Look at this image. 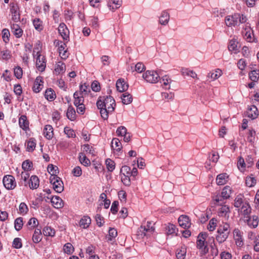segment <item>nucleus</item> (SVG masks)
Masks as SVG:
<instances>
[{
  "label": "nucleus",
  "instance_id": "f257e3e1",
  "mask_svg": "<svg viewBox=\"0 0 259 259\" xmlns=\"http://www.w3.org/2000/svg\"><path fill=\"white\" fill-rule=\"evenodd\" d=\"M96 104L100 110L101 117L104 120L108 119L109 114L114 111L116 106L115 101L111 96L100 97Z\"/></svg>",
  "mask_w": 259,
  "mask_h": 259
},
{
  "label": "nucleus",
  "instance_id": "f03ea898",
  "mask_svg": "<svg viewBox=\"0 0 259 259\" xmlns=\"http://www.w3.org/2000/svg\"><path fill=\"white\" fill-rule=\"evenodd\" d=\"M231 232L230 225L228 223H223L220 225L217 230V234L215 236L217 241L219 243L225 242L228 238Z\"/></svg>",
  "mask_w": 259,
  "mask_h": 259
},
{
  "label": "nucleus",
  "instance_id": "7ed1b4c3",
  "mask_svg": "<svg viewBox=\"0 0 259 259\" xmlns=\"http://www.w3.org/2000/svg\"><path fill=\"white\" fill-rule=\"evenodd\" d=\"M207 234L205 233H201L198 236L197 240V247L201 250V253L206 254L208 251L207 242H206Z\"/></svg>",
  "mask_w": 259,
  "mask_h": 259
},
{
  "label": "nucleus",
  "instance_id": "20e7f679",
  "mask_svg": "<svg viewBox=\"0 0 259 259\" xmlns=\"http://www.w3.org/2000/svg\"><path fill=\"white\" fill-rule=\"evenodd\" d=\"M143 78L148 82L151 83H157L160 79V76L156 71L148 70L143 74Z\"/></svg>",
  "mask_w": 259,
  "mask_h": 259
},
{
  "label": "nucleus",
  "instance_id": "39448f33",
  "mask_svg": "<svg viewBox=\"0 0 259 259\" xmlns=\"http://www.w3.org/2000/svg\"><path fill=\"white\" fill-rule=\"evenodd\" d=\"M10 12L12 15V20L18 22L20 20L19 7L17 3H11L10 4Z\"/></svg>",
  "mask_w": 259,
  "mask_h": 259
},
{
  "label": "nucleus",
  "instance_id": "423d86ee",
  "mask_svg": "<svg viewBox=\"0 0 259 259\" xmlns=\"http://www.w3.org/2000/svg\"><path fill=\"white\" fill-rule=\"evenodd\" d=\"M240 18V14L235 13L232 15H229L225 17V21L226 25L228 27L235 26L238 25V19Z\"/></svg>",
  "mask_w": 259,
  "mask_h": 259
},
{
  "label": "nucleus",
  "instance_id": "0eeeda50",
  "mask_svg": "<svg viewBox=\"0 0 259 259\" xmlns=\"http://www.w3.org/2000/svg\"><path fill=\"white\" fill-rule=\"evenodd\" d=\"M3 181L4 186L7 189H13L16 186L15 178L11 175L5 176Z\"/></svg>",
  "mask_w": 259,
  "mask_h": 259
},
{
  "label": "nucleus",
  "instance_id": "6e6552de",
  "mask_svg": "<svg viewBox=\"0 0 259 259\" xmlns=\"http://www.w3.org/2000/svg\"><path fill=\"white\" fill-rule=\"evenodd\" d=\"M37 55L36 66L39 71L42 72L45 70L46 67V59L45 57L41 55L38 52H37Z\"/></svg>",
  "mask_w": 259,
  "mask_h": 259
},
{
  "label": "nucleus",
  "instance_id": "1a4fd4ad",
  "mask_svg": "<svg viewBox=\"0 0 259 259\" xmlns=\"http://www.w3.org/2000/svg\"><path fill=\"white\" fill-rule=\"evenodd\" d=\"M58 31L64 40H67L68 39L69 31L64 23L60 24Z\"/></svg>",
  "mask_w": 259,
  "mask_h": 259
},
{
  "label": "nucleus",
  "instance_id": "9d476101",
  "mask_svg": "<svg viewBox=\"0 0 259 259\" xmlns=\"http://www.w3.org/2000/svg\"><path fill=\"white\" fill-rule=\"evenodd\" d=\"M57 45H58L59 55L62 59H66L68 57V54L65 49L66 47L65 43H63L62 41H58Z\"/></svg>",
  "mask_w": 259,
  "mask_h": 259
},
{
  "label": "nucleus",
  "instance_id": "9b49d317",
  "mask_svg": "<svg viewBox=\"0 0 259 259\" xmlns=\"http://www.w3.org/2000/svg\"><path fill=\"white\" fill-rule=\"evenodd\" d=\"M240 212L244 215V219L248 218L251 211V208L248 202L245 203L239 209Z\"/></svg>",
  "mask_w": 259,
  "mask_h": 259
},
{
  "label": "nucleus",
  "instance_id": "f8f14e48",
  "mask_svg": "<svg viewBox=\"0 0 259 259\" xmlns=\"http://www.w3.org/2000/svg\"><path fill=\"white\" fill-rule=\"evenodd\" d=\"M178 222L180 226L184 229L190 227L191 225L189 218L187 215H181L178 219Z\"/></svg>",
  "mask_w": 259,
  "mask_h": 259
},
{
  "label": "nucleus",
  "instance_id": "ddd939ff",
  "mask_svg": "<svg viewBox=\"0 0 259 259\" xmlns=\"http://www.w3.org/2000/svg\"><path fill=\"white\" fill-rule=\"evenodd\" d=\"M116 86L117 90L119 92H124L128 88V84L125 82L123 79H119L116 82Z\"/></svg>",
  "mask_w": 259,
  "mask_h": 259
},
{
  "label": "nucleus",
  "instance_id": "4468645a",
  "mask_svg": "<svg viewBox=\"0 0 259 259\" xmlns=\"http://www.w3.org/2000/svg\"><path fill=\"white\" fill-rule=\"evenodd\" d=\"M245 221L247 222L249 226L253 228H256L258 224V218L256 215H253L251 217L249 216L248 218L245 219Z\"/></svg>",
  "mask_w": 259,
  "mask_h": 259
},
{
  "label": "nucleus",
  "instance_id": "2eb2a0df",
  "mask_svg": "<svg viewBox=\"0 0 259 259\" xmlns=\"http://www.w3.org/2000/svg\"><path fill=\"white\" fill-rule=\"evenodd\" d=\"M42 77L40 76L37 77L34 82L33 91L36 93H39L42 89Z\"/></svg>",
  "mask_w": 259,
  "mask_h": 259
},
{
  "label": "nucleus",
  "instance_id": "dca6fc26",
  "mask_svg": "<svg viewBox=\"0 0 259 259\" xmlns=\"http://www.w3.org/2000/svg\"><path fill=\"white\" fill-rule=\"evenodd\" d=\"M29 187L31 189H36L39 185V180L36 176H32L28 182Z\"/></svg>",
  "mask_w": 259,
  "mask_h": 259
},
{
  "label": "nucleus",
  "instance_id": "f3484780",
  "mask_svg": "<svg viewBox=\"0 0 259 259\" xmlns=\"http://www.w3.org/2000/svg\"><path fill=\"white\" fill-rule=\"evenodd\" d=\"M51 203L56 208H60L64 206L63 201L59 196H53L51 198Z\"/></svg>",
  "mask_w": 259,
  "mask_h": 259
},
{
  "label": "nucleus",
  "instance_id": "a211bd4d",
  "mask_svg": "<svg viewBox=\"0 0 259 259\" xmlns=\"http://www.w3.org/2000/svg\"><path fill=\"white\" fill-rule=\"evenodd\" d=\"M19 124L20 127L24 131L29 128V121L27 120L26 116L21 115L19 119Z\"/></svg>",
  "mask_w": 259,
  "mask_h": 259
},
{
  "label": "nucleus",
  "instance_id": "6ab92c4d",
  "mask_svg": "<svg viewBox=\"0 0 259 259\" xmlns=\"http://www.w3.org/2000/svg\"><path fill=\"white\" fill-rule=\"evenodd\" d=\"M246 116L252 119L256 118L258 116L257 109L253 105L249 108L246 111Z\"/></svg>",
  "mask_w": 259,
  "mask_h": 259
},
{
  "label": "nucleus",
  "instance_id": "aec40b11",
  "mask_svg": "<svg viewBox=\"0 0 259 259\" xmlns=\"http://www.w3.org/2000/svg\"><path fill=\"white\" fill-rule=\"evenodd\" d=\"M44 136L48 140L51 139L54 135L53 128L51 125H46L44 130Z\"/></svg>",
  "mask_w": 259,
  "mask_h": 259
},
{
  "label": "nucleus",
  "instance_id": "412c9836",
  "mask_svg": "<svg viewBox=\"0 0 259 259\" xmlns=\"http://www.w3.org/2000/svg\"><path fill=\"white\" fill-rule=\"evenodd\" d=\"M74 98V105L75 106H78L84 102V96L81 95V93L78 91L75 92L73 94Z\"/></svg>",
  "mask_w": 259,
  "mask_h": 259
},
{
  "label": "nucleus",
  "instance_id": "4be33fe9",
  "mask_svg": "<svg viewBox=\"0 0 259 259\" xmlns=\"http://www.w3.org/2000/svg\"><path fill=\"white\" fill-rule=\"evenodd\" d=\"M222 75V70L220 69H217L208 73L207 77L208 78H210L211 80L213 81L219 78Z\"/></svg>",
  "mask_w": 259,
  "mask_h": 259
},
{
  "label": "nucleus",
  "instance_id": "5701e85b",
  "mask_svg": "<svg viewBox=\"0 0 259 259\" xmlns=\"http://www.w3.org/2000/svg\"><path fill=\"white\" fill-rule=\"evenodd\" d=\"M247 202V201L245 200L243 195L239 194L235 198L234 205L235 207L239 208L241 207Z\"/></svg>",
  "mask_w": 259,
  "mask_h": 259
},
{
  "label": "nucleus",
  "instance_id": "b1692460",
  "mask_svg": "<svg viewBox=\"0 0 259 259\" xmlns=\"http://www.w3.org/2000/svg\"><path fill=\"white\" fill-rule=\"evenodd\" d=\"M12 32L17 38H20L23 34V30L19 25L16 24H13L11 25Z\"/></svg>",
  "mask_w": 259,
  "mask_h": 259
},
{
  "label": "nucleus",
  "instance_id": "393cba45",
  "mask_svg": "<svg viewBox=\"0 0 259 259\" xmlns=\"http://www.w3.org/2000/svg\"><path fill=\"white\" fill-rule=\"evenodd\" d=\"M169 20V15L166 11L162 12L159 17V23L163 25H166Z\"/></svg>",
  "mask_w": 259,
  "mask_h": 259
},
{
  "label": "nucleus",
  "instance_id": "a878e982",
  "mask_svg": "<svg viewBox=\"0 0 259 259\" xmlns=\"http://www.w3.org/2000/svg\"><path fill=\"white\" fill-rule=\"evenodd\" d=\"M91 223V219L88 216H83L80 220L79 226L83 229L88 228Z\"/></svg>",
  "mask_w": 259,
  "mask_h": 259
},
{
  "label": "nucleus",
  "instance_id": "bb28decb",
  "mask_svg": "<svg viewBox=\"0 0 259 259\" xmlns=\"http://www.w3.org/2000/svg\"><path fill=\"white\" fill-rule=\"evenodd\" d=\"M208 241L210 244V254L213 258L214 256H217L218 254V248H217L215 245L214 244V238L213 237L210 238H209Z\"/></svg>",
  "mask_w": 259,
  "mask_h": 259
},
{
  "label": "nucleus",
  "instance_id": "cd10ccee",
  "mask_svg": "<svg viewBox=\"0 0 259 259\" xmlns=\"http://www.w3.org/2000/svg\"><path fill=\"white\" fill-rule=\"evenodd\" d=\"M228 176L227 174L223 173L218 175L216 179V182L218 185H224L227 182Z\"/></svg>",
  "mask_w": 259,
  "mask_h": 259
},
{
  "label": "nucleus",
  "instance_id": "c85d7f7f",
  "mask_svg": "<svg viewBox=\"0 0 259 259\" xmlns=\"http://www.w3.org/2000/svg\"><path fill=\"white\" fill-rule=\"evenodd\" d=\"M66 116L71 121H74L76 119V112L72 106H69L68 108Z\"/></svg>",
  "mask_w": 259,
  "mask_h": 259
},
{
  "label": "nucleus",
  "instance_id": "c756f323",
  "mask_svg": "<svg viewBox=\"0 0 259 259\" xmlns=\"http://www.w3.org/2000/svg\"><path fill=\"white\" fill-rule=\"evenodd\" d=\"M54 190L57 193H61L64 190V185L61 179L56 180V183L53 185Z\"/></svg>",
  "mask_w": 259,
  "mask_h": 259
},
{
  "label": "nucleus",
  "instance_id": "7c9ffc66",
  "mask_svg": "<svg viewBox=\"0 0 259 259\" xmlns=\"http://www.w3.org/2000/svg\"><path fill=\"white\" fill-rule=\"evenodd\" d=\"M230 210L229 207L227 205H224L219 209L218 211L219 215L220 217H229V213Z\"/></svg>",
  "mask_w": 259,
  "mask_h": 259
},
{
  "label": "nucleus",
  "instance_id": "2f4dec72",
  "mask_svg": "<svg viewBox=\"0 0 259 259\" xmlns=\"http://www.w3.org/2000/svg\"><path fill=\"white\" fill-rule=\"evenodd\" d=\"M122 102L123 104H129L133 101L132 96L128 93H124L121 96Z\"/></svg>",
  "mask_w": 259,
  "mask_h": 259
},
{
  "label": "nucleus",
  "instance_id": "473e14b6",
  "mask_svg": "<svg viewBox=\"0 0 259 259\" xmlns=\"http://www.w3.org/2000/svg\"><path fill=\"white\" fill-rule=\"evenodd\" d=\"M172 82L171 79L167 75H165L162 77V86L165 89L169 90L170 89V83Z\"/></svg>",
  "mask_w": 259,
  "mask_h": 259
},
{
  "label": "nucleus",
  "instance_id": "72a5a7b5",
  "mask_svg": "<svg viewBox=\"0 0 259 259\" xmlns=\"http://www.w3.org/2000/svg\"><path fill=\"white\" fill-rule=\"evenodd\" d=\"M186 254V248L185 246H182L176 251V256L178 259H185Z\"/></svg>",
  "mask_w": 259,
  "mask_h": 259
},
{
  "label": "nucleus",
  "instance_id": "f704fd0d",
  "mask_svg": "<svg viewBox=\"0 0 259 259\" xmlns=\"http://www.w3.org/2000/svg\"><path fill=\"white\" fill-rule=\"evenodd\" d=\"M41 240V233L39 229H35L32 236V240L34 243H37Z\"/></svg>",
  "mask_w": 259,
  "mask_h": 259
},
{
  "label": "nucleus",
  "instance_id": "c9c22d12",
  "mask_svg": "<svg viewBox=\"0 0 259 259\" xmlns=\"http://www.w3.org/2000/svg\"><path fill=\"white\" fill-rule=\"evenodd\" d=\"M79 160L82 164L85 166H88L91 164L90 159L82 153H79Z\"/></svg>",
  "mask_w": 259,
  "mask_h": 259
},
{
  "label": "nucleus",
  "instance_id": "e433bc0d",
  "mask_svg": "<svg viewBox=\"0 0 259 259\" xmlns=\"http://www.w3.org/2000/svg\"><path fill=\"white\" fill-rule=\"evenodd\" d=\"M111 147L114 150L120 151L121 149V143L119 139L113 138L111 142Z\"/></svg>",
  "mask_w": 259,
  "mask_h": 259
},
{
  "label": "nucleus",
  "instance_id": "4c0bfd02",
  "mask_svg": "<svg viewBox=\"0 0 259 259\" xmlns=\"http://www.w3.org/2000/svg\"><path fill=\"white\" fill-rule=\"evenodd\" d=\"M109 235L106 237L108 241L111 242L117 235L116 230L113 228H110L109 230Z\"/></svg>",
  "mask_w": 259,
  "mask_h": 259
},
{
  "label": "nucleus",
  "instance_id": "58836bf2",
  "mask_svg": "<svg viewBox=\"0 0 259 259\" xmlns=\"http://www.w3.org/2000/svg\"><path fill=\"white\" fill-rule=\"evenodd\" d=\"M231 192V189L229 186L225 187L221 192V195L224 197V199H228L230 197Z\"/></svg>",
  "mask_w": 259,
  "mask_h": 259
},
{
  "label": "nucleus",
  "instance_id": "ea45409f",
  "mask_svg": "<svg viewBox=\"0 0 259 259\" xmlns=\"http://www.w3.org/2000/svg\"><path fill=\"white\" fill-rule=\"evenodd\" d=\"M46 98L48 100L53 101L55 99L56 95L52 89H48L45 94Z\"/></svg>",
  "mask_w": 259,
  "mask_h": 259
},
{
  "label": "nucleus",
  "instance_id": "a19ab883",
  "mask_svg": "<svg viewBox=\"0 0 259 259\" xmlns=\"http://www.w3.org/2000/svg\"><path fill=\"white\" fill-rule=\"evenodd\" d=\"M79 89V91L78 92L81 93V95H83V96L88 95L90 92L89 85L88 84L87 85L86 83L80 85Z\"/></svg>",
  "mask_w": 259,
  "mask_h": 259
},
{
  "label": "nucleus",
  "instance_id": "79ce46f5",
  "mask_svg": "<svg viewBox=\"0 0 259 259\" xmlns=\"http://www.w3.org/2000/svg\"><path fill=\"white\" fill-rule=\"evenodd\" d=\"M36 146L35 140L31 138L27 142V150L28 151L32 152L34 150Z\"/></svg>",
  "mask_w": 259,
  "mask_h": 259
},
{
  "label": "nucleus",
  "instance_id": "37998d69",
  "mask_svg": "<svg viewBox=\"0 0 259 259\" xmlns=\"http://www.w3.org/2000/svg\"><path fill=\"white\" fill-rule=\"evenodd\" d=\"M44 234L48 236H54L55 234V230L51 227H46L43 230Z\"/></svg>",
  "mask_w": 259,
  "mask_h": 259
},
{
  "label": "nucleus",
  "instance_id": "c03bdc74",
  "mask_svg": "<svg viewBox=\"0 0 259 259\" xmlns=\"http://www.w3.org/2000/svg\"><path fill=\"white\" fill-rule=\"evenodd\" d=\"M218 221L215 218L211 219L207 226V229L209 231H213L215 229L217 225Z\"/></svg>",
  "mask_w": 259,
  "mask_h": 259
},
{
  "label": "nucleus",
  "instance_id": "a18cd8bd",
  "mask_svg": "<svg viewBox=\"0 0 259 259\" xmlns=\"http://www.w3.org/2000/svg\"><path fill=\"white\" fill-rule=\"evenodd\" d=\"M131 167L127 165L123 166L120 169V173L122 176L131 177Z\"/></svg>",
  "mask_w": 259,
  "mask_h": 259
},
{
  "label": "nucleus",
  "instance_id": "49530a36",
  "mask_svg": "<svg viewBox=\"0 0 259 259\" xmlns=\"http://www.w3.org/2000/svg\"><path fill=\"white\" fill-rule=\"evenodd\" d=\"M65 67L66 66L65 64L60 62L58 64L56 65L55 68V71L56 73L60 74L65 71Z\"/></svg>",
  "mask_w": 259,
  "mask_h": 259
},
{
  "label": "nucleus",
  "instance_id": "de8ad7c7",
  "mask_svg": "<svg viewBox=\"0 0 259 259\" xmlns=\"http://www.w3.org/2000/svg\"><path fill=\"white\" fill-rule=\"evenodd\" d=\"M145 228H144L143 226H141L140 228L138 229L137 235L139 238H143L145 236L150 235L148 233L145 231Z\"/></svg>",
  "mask_w": 259,
  "mask_h": 259
},
{
  "label": "nucleus",
  "instance_id": "09e8293b",
  "mask_svg": "<svg viewBox=\"0 0 259 259\" xmlns=\"http://www.w3.org/2000/svg\"><path fill=\"white\" fill-rule=\"evenodd\" d=\"M14 225L17 231L20 230L23 225V219L21 217L17 218L15 221Z\"/></svg>",
  "mask_w": 259,
  "mask_h": 259
},
{
  "label": "nucleus",
  "instance_id": "8fccbe9b",
  "mask_svg": "<svg viewBox=\"0 0 259 259\" xmlns=\"http://www.w3.org/2000/svg\"><path fill=\"white\" fill-rule=\"evenodd\" d=\"M106 165L107 168L110 171H112L115 168V163L110 159H107L106 160Z\"/></svg>",
  "mask_w": 259,
  "mask_h": 259
},
{
  "label": "nucleus",
  "instance_id": "3c124183",
  "mask_svg": "<svg viewBox=\"0 0 259 259\" xmlns=\"http://www.w3.org/2000/svg\"><path fill=\"white\" fill-rule=\"evenodd\" d=\"M182 74L183 75L190 76L192 78H196L197 77V74L192 70H188V69H183L182 71Z\"/></svg>",
  "mask_w": 259,
  "mask_h": 259
},
{
  "label": "nucleus",
  "instance_id": "603ef678",
  "mask_svg": "<svg viewBox=\"0 0 259 259\" xmlns=\"http://www.w3.org/2000/svg\"><path fill=\"white\" fill-rule=\"evenodd\" d=\"M176 226L171 224H169L165 228V231L167 234H172L176 233Z\"/></svg>",
  "mask_w": 259,
  "mask_h": 259
},
{
  "label": "nucleus",
  "instance_id": "864d4df0",
  "mask_svg": "<svg viewBox=\"0 0 259 259\" xmlns=\"http://www.w3.org/2000/svg\"><path fill=\"white\" fill-rule=\"evenodd\" d=\"M32 167V163L28 160H25L22 163V167L25 171L31 170Z\"/></svg>",
  "mask_w": 259,
  "mask_h": 259
},
{
  "label": "nucleus",
  "instance_id": "5fc2aeb1",
  "mask_svg": "<svg viewBox=\"0 0 259 259\" xmlns=\"http://www.w3.org/2000/svg\"><path fill=\"white\" fill-rule=\"evenodd\" d=\"M19 210L20 213L25 214L27 213L28 208L27 205L24 202H21L19 206Z\"/></svg>",
  "mask_w": 259,
  "mask_h": 259
},
{
  "label": "nucleus",
  "instance_id": "6e6d98bb",
  "mask_svg": "<svg viewBox=\"0 0 259 259\" xmlns=\"http://www.w3.org/2000/svg\"><path fill=\"white\" fill-rule=\"evenodd\" d=\"M64 132L68 138H74L75 137L74 131L69 127L66 126Z\"/></svg>",
  "mask_w": 259,
  "mask_h": 259
},
{
  "label": "nucleus",
  "instance_id": "4d7b16f0",
  "mask_svg": "<svg viewBox=\"0 0 259 259\" xmlns=\"http://www.w3.org/2000/svg\"><path fill=\"white\" fill-rule=\"evenodd\" d=\"M14 73L15 76L18 79H20L22 78L23 71L22 68L19 67L17 66L15 67L14 69Z\"/></svg>",
  "mask_w": 259,
  "mask_h": 259
},
{
  "label": "nucleus",
  "instance_id": "13d9d810",
  "mask_svg": "<svg viewBox=\"0 0 259 259\" xmlns=\"http://www.w3.org/2000/svg\"><path fill=\"white\" fill-rule=\"evenodd\" d=\"M246 185L248 187H251L256 184V180L253 177H248L246 179Z\"/></svg>",
  "mask_w": 259,
  "mask_h": 259
},
{
  "label": "nucleus",
  "instance_id": "bf43d9fd",
  "mask_svg": "<svg viewBox=\"0 0 259 259\" xmlns=\"http://www.w3.org/2000/svg\"><path fill=\"white\" fill-rule=\"evenodd\" d=\"M10 34L8 29H4L2 31V37L3 40L7 43L9 40Z\"/></svg>",
  "mask_w": 259,
  "mask_h": 259
},
{
  "label": "nucleus",
  "instance_id": "052dcab7",
  "mask_svg": "<svg viewBox=\"0 0 259 259\" xmlns=\"http://www.w3.org/2000/svg\"><path fill=\"white\" fill-rule=\"evenodd\" d=\"M33 24L35 28L37 30H41L42 29V22L39 19H35L33 21Z\"/></svg>",
  "mask_w": 259,
  "mask_h": 259
},
{
  "label": "nucleus",
  "instance_id": "680f3d73",
  "mask_svg": "<svg viewBox=\"0 0 259 259\" xmlns=\"http://www.w3.org/2000/svg\"><path fill=\"white\" fill-rule=\"evenodd\" d=\"M224 197L221 195H217L213 198V200L215 202V204L222 205L225 203Z\"/></svg>",
  "mask_w": 259,
  "mask_h": 259
},
{
  "label": "nucleus",
  "instance_id": "e2e57ef3",
  "mask_svg": "<svg viewBox=\"0 0 259 259\" xmlns=\"http://www.w3.org/2000/svg\"><path fill=\"white\" fill-rule=\"evenodd\" d=\"M64 251L67 254H70L73 250V247L71 243H67L64 245Z\"/></svg>",
  "mask_w": 259,
  "mask_h": 259
},
{
  "label": "nucleus",
  "instance_id": "0e129e2a",
  "mask_svg": "<svg viewBox=\"0 0 259 259\" xmlns=\"http://www.w3.org/2000/svg\"><path fill=\"white\" fill-rule=\"evenodd\" d=\"M152 223L150 222H147L146 226H143L145 228V231H147L149 235L151 234L154 231V228L151 226Z\"/></svg>",
  "mask_w": 259,
  "mask_h": 259
},
{
  "label": "nucleus",
  "instance_id": "69168bd1",
  "mask_svg": "<svg viewBox=\"0 0 259 259\" xmlns=\"http://www.w3.org/2000/svg\"><path fill=\"white\" fill-rule=\"evenodd\" d=\"M21 240L19 238H16L13 242V246L15 248H20L22 247Z\"/></svg>",
  "mask_w": 259,
  "mask_h": 259
},
{
  "label": "nucleus",
  "instance_id": "338daca9",
  "mask_svg": "<svg viewBox=\"0 0 259 259\" xmlns=\"http://www.w3.org/2000/svg\"><path fill=\"white\" fill-rule=\"evenodd\" d=\"M116 133L119 136H123L127 133V130L124 126H121L117 128Z\"/></svg>",
  "mask_w": 259,
  "mask_h": 259
},
{
  "label": "nucleus",
  "instance_id": "774afa93",
  "mask_svg": "<svg viewBox=\"0 0 259 259\" xmlns=\"http://www.w3.org/2000/svg\"><path fill=\"white\" fill-rule=\"evenodd\" d=\"M91 88L94 92H99L101 89L99 82L97 80L94 81L91 84Z\"/></svg>",
  "mask_w": 259,
  "mask_h": 259
}]
</instances>
